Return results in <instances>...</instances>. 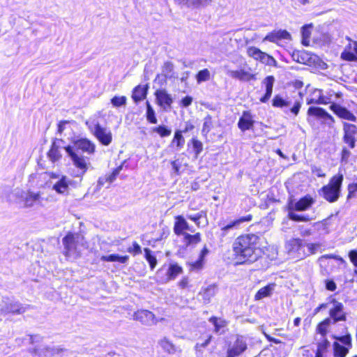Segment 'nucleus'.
Returning <instances> with one entry per match:
<instances>
[{
  "label": "nucleus",
  "mask_w": 357,
  "mask_h": 357,
  "mask_svg": "<svg viewBox=\"0 0 357 357\" xmlns=\"http://www.w3.org/2000/svg\"><path fill=\"white\" fill-rule=\"evenodd\" d=\"M95 144L87 139H79L74 142V146H68L65 150L70 157L74 165L82 171L84 174L87 169V164L85 158L79 154V151L88 153H93L95 151Z\"/></svg>",
  "instance_id": "1"
},
{
  "label": "nucleus",
  "mask_w": 357,
  "mask_h": 357,
  "mask_svg": "<svg viewBox=\"0 0 357 357\" xmlns=\"http://www.w3.org/2000/svg\"><path fill=\"white\" fill-rule=\"evenodd\" d=\"M344 176L342 174H337L333 176L328 183L324 185L319 190V195L330 203L338 200L341 195V188Z\"/></svg>",
  "instance_id": "2"
},
{
  "label": "nucleus",
  "mask_w": 357,
  "mask_h": 357,
  "mask_svg": "<svg viewBox=\"0 0 357 357\" xmlns=\"http://www.w3.org/2000/svg\"><path fill=\"white\" fill-rule=\"evenodd\" d=\"M26 311V308L17 301L9 297H3L0 302V316L8 314H20Z\"/></svg>",
  "instance_id": "3"
},
{
  "label": "nucleus",
  "mask_w": 357,
  "mask_h": 357,
  "mask_svg": "<svg viewBox=\"0 0 357 357\" xmlns=\"http://www.w3.org/2000/svg\"><path fill=\"white\" fill-rule=\"evenodd\" d=\"M247 264L256 261L261 257L262 251L258 245V236L247 234Z\"/></svg>",
  "instance_id": "4"
},
{
  "label": "nucleus",
  "mask_w": 357,
  "mask_h": 357,
  "mask_svg": "<svg viewBox=\"0 0 357 357\" xmlns=\"http://www.w3.org/2000/svg\"><path fill=\"white\" fill-rule=\"evenodd\" d=\"M232 248L234 265L243 264L245 262V237L243 235L238 236L234 241Z\"/></svg>",
  "instance_id": "5"
},
{
  "label": "nucleus",
  "mask_w": 357,
  "mask_h": 357,
  "mask_svg": "<svg viewBox=\"0 0 357 357\" xmlns=\"http://www.w3.org/2000/svg\"><path fill=\"white\" fill-rule=\"evenodd\" d=\"M89 129L97 139L104 146H108L112 141V134L109 129L102 127L98 122L95 123Z\"/></svg>",
  "instance_id": "6"
},
{
  "label": "nucleus",
  "mask_w": 357,
  "mask_h": 357,
  "mask_svg": "<svg viewBox=\"0 0 357 357\" xmlns=\"http://www.w3.org/2000/svg\"><path fill=\"white\" fill-rule=\"evenodd\" d=\"M19 203L22 204L23 208H31L35 206L41 205V193L28 190L22 192L20 196Z\"/></svg>",
  "instance_id": "7"
},
{
  "label": "nucleus",
  "mask_w": 357,
  "mask_h": 357,
  "mask_svg": "<svg viewBox=\"0 0 357 357\" xmlns=\"http://www.w3.org/2000/svg\"><path fill=\"white\" fill-rule=\"evenodd\" d=\"M333 307L329 310L330 319H332L333 324L338 321H345L347 320V314L344 311V305L342 303L335 298L331 300Z\"/></svg>",
  "instance_id": "8"
},
{
  "label": "nucleus",
  "mask_w": 357,
  "mask_h": 357,
  "mask_svg": "<svg viewBox=\"0 0 357 357\" xmlns=\"http://www.w3.org/2000/svg\"><path fill=\"white\" fill-rule=\"evenodd\" d=\"M343 142L348 144L349 148L354 149L356 146V136L357 135V127L354 124L344 123L343 125Z\"/></svg>",
  "instance_id": "9"
},
{
  "label": "nucleus",
  "mask_w": 357,
  "mask_h": 357,
  "mask_svg": "<svg viewBox=\"0 0 357 357\" xmlns=\"http://www.w3.org/2000/svg\"><path fill=\"white\" fill-rule=\"evenodd\" d=\"M77 238L78 234L70 232L63 238L62 243L64 247L63 254L66 257H70L75 254L77 248L76 238Z\"/></svg>",
  "instance_id": "10"
},
{
  "label": "nucleus",
  "mask_w": 357,
  "mask_h": 357,
  "mask_svg": "<svg viewBox=\"0 0 357 357\" xmlns=\"http://www.w3.org/2000/svg\"><path fill=\"white\" fill-rule=\"evenodd\" d=\"M247 54L250 57L255 60L259 61L264 64L271 66L275 62V59L272 56L255 47H251L247 49Z\"/></svg>",
  "instance_id": "11"
},
{
  "label": "nucleus",
  "mask_w": 357,
  "mask_h": 357,
  "mask_svg": "<svg viewBox=\"0 0 357 357\" xmlns=\"http://www.w3.org/2000/svg\"><path fill=\"white\" fill-rule=\"evenodd\" d=\"M156 103L164 110L171 109L173 98L165 89H158L155 92Z\"/></svg>",
  "instance_id": "12"
},
{
  "label": "nucleus",
  "mask_w": 357,
  "mask_h": 357,
  "mask_svg": "<svg viewBox=\"0 0 357 357\" xmlns=\"http://www.w3.org/2000/svg\"><path fill=\"white\" fill-rule=\"evenodd\" d=\"M314 203V199L310 195H306L300 199L295 204L290 203L288 210H294L296 211H304L310 208Z\"/></svg>",
  "instance_id": "13"
},
{
  "label": "nucleus",
  "mask_w": 357,
  "mask_h": 357,
  "mask_svg": "<svg viewBox=\"0 0 357 357\" xmlns=\"http://www.w3.org/2000/svg\"><path fill=\"white\" fill-rule=\"evenodd\" d=\"M133 317L134 319L146 326H151L156 323L154 314L146 310H138L135 312Z\"/></svg>",
  "instance_id": "14"
},
{
  "label": "nucleus",
  "mask_w": 357,
  "mask_h": 357,
  "mask_svg": "<svg viewBox=\"0 0 357 357\" xmlns=\"http://www.w3.org/2000/svg\"><path fill=\"white\" fill-rule=\"evenodd\" d=\"M341 58L349 61H357V41L349 40V43L341 53Z\"/></svg>",
  "instance_id": "15"
},
{
  "label": "nucleus",
  "mask_w": 357,
  "mask_h": 357,
  "mask_svg": "<svg viewBox=\"0 0 357 357\" xmlns=\"http://www.w3.org/2000/svg\"><path fill=\"white\" fill-rule=\"evenodd\" d=\"M330 107L331 109L340 118L351 121H356V117L347 108L337 104H332Z\"/></svg>",
  "instance_id": "16"
},
{
  "label": "nucleus",
  "mask_w": 357,
  "mask_h": 357,
  "mask_svg": "<svg viewBox=\"0 0 357 357\" xmlns=\"http://www.w3.org/2000/svg\"><path fill=\"white\" fill-rule=\"evenodd\" d=\"M158 344L162 350L169 354L181 353L182 350L179 347L176 346L169 338L164 337L158 341Z\"/></svg>",
  "instance_id": "17"
},
{
  "label": "nucleus",
  "mask_w": 357,
  "mask_h": 357,
  "mask_svg": "<svg viewBox=\"0 0 357 357\" xmlns=\"http://www.w3.org/2000/svg\"><path fill=\"white\" fill-rule=\"evenodd\" d=\"M161 75L163 76L165 79L172 80L178 78L174 72V65L172 61H167L163 63Z\"/></svg>",
  "instance_id": "18"
},
{
  "label": "nucleus",
  "mask_w": 357,
  "mask_h": 357,
  "mask_svg": "<svg viewBox=\"0 0 357 357\" xmlns=\"http://www.w3.org/2000/svg\"><path fill=\"white\" fill-rule=\"evenodd\" d=\"M291 35L290 33L286 31V30H278L273 31L270 33H268L265 38L264 40H268L270 42L275 43L279 40L281 39H290Z\"/></svg>",
  "instance_id": "19"
},
{
  "label": "nucleus",
  "mask_w": 357,
  "mask_h": 357,
  "mask_svg": "<svg viewBox=\"0 0 357 357\" xmlns=\"http://www.w3.org/2000/svg\"><path fill=\"white\" fill-rule=\"evenodd\" d=\"M245 349V344L243 337L236 339L234 344L228 349L227 357H236L241 354Z\"/></svg>",
  "instance_id": "20"
},
{
  "label": "nucleus",
  "mask_w": 357,
  "mask_h": 357,
  "mask_svg": "<svg viewBox=\"0 0 357 357\" xmlns=\"http://www.w3.org/2000/svg\"><path fill=\"white\" fill-rule=\"evenodd\" d=\"M307 104H327L330 101L328 98L324 97L321 94V91L315 89L310 97L307 98Z\"/></svg>",
  "instance_id": "21"
},
{
  "label": "nucleus",
  "mask_w": 357,
  "mask_h": 357,
  "mask_svg": "<svg viewBox=\"0 0 357 357\" xmlns=\"http://www.w3.org/2000/svg\"><path fill=\"white\" fill-rule=\"evenodd\" d=\"M63 142L61 139H56L51 146V149L47 153V156L52 162L58 161L61 158V154L59 151L60 146L58 142Z\"/></svg>",
  "instance_id": "22"
},
{
  "label": "nucleus",
  "mask_w": 357,
  "mask_h": 357,
  "mask_svg": "<svg viewBox=\"0 0 357 357\" xmlns=\"http://www.w3.org/2000/svg\"><path fill=\"white\" fill-rule=\"evenodd\" d=\"M275 78L273 76H268L264 80V84L266 86V93L263 97L260 98V101L262 102H266L271 98L273 92V84Z\"/></svg>",
  "instance_id": "23"
},
{
  "label": "nucleus",
  "mask_w": 357,
  "mask_h": 357,
  "mask_svg": "<svg viewBox=\"0 0 357 357\" xmlns=\"http://www.w3.org/2000/svg\"><path fill=\"white\" fill-rule=\"evenodd\" d=\"M309 116H314L320 119H328L333 121V117L324 109L317 107H310L307 110Z\"/></svg>",
  "instance_id": "24"
},
{
  "label": "nucleus",
  "mask_w": 357,
  "mask_h": 357,
  "mask_svg": "<svg viewBox=\"0 0 357 357\" xmlns=\"http://www.w3.org/2000/svg\"><path fill=\"white\" fill-rule=\"evenodd\" d=\"M291 57L294 61L303 64H307L310 60V54L303 50H294Z\"/></svg>",
  "instance_id": "25"
},
{
  "label": "nucleus",
  "mask_w": 357,
  "mask_h": 357,
  "mask_svg": "<svg viewBox=\"0 0 357 357\" xmlns=\"http://www.w3.org/2000/svg\"><path fill=\"white\" fill-rule=\"evenodd\" d=\"M275 284H269L264 287L261 288L255 294V299L256 301L261 300L264 298L269 297L272 295Z\"/></svg>",
  "instance_id": "26"
},
{
  "label": "nucleus",
  "mask_w": 357,
  "mask_h": 357,
  "mask_svg": "<svg viewBox=\"0 0 357 357\" xmlns=\"http://www.w3.org/2000/svg\"><path fill=\"white\" fill-rule=\"evenodd\" d=\"M209 321L214 326V332L218 334H222L225 332V328L227 326V321L221 318L212 317Z\"/></svg>",
  "instance_id": "27"
},
{
  "label": "nucleus",
  "mask_w": 357,
  "mask_h": 357,
  "mask_svg": "<svg viewBox=\"0 0 357 357\" xmlns=\"http://www.w3.org/2000/svg\"><path fill=\"white\" fill-rule=\"evenodd\" d=\"M332 324V319L330 318H326L317 325L316 331L321 335V337H326L329 328Z\"/></svg>",
  "instance_id": "28"
},
{
  "label": "nucleus",
  "mask_w": 357,
  "mask_h": 357,
  "mask_svg": "<svg viewBox=\"0 0 357 357\" xmlns=\"http://www.w3.org/2000/svg\"><path fill=\"white\" fill-rule=\"evenodd\" d=\"M176 220L174 227V233L177 235H183L185 232H183V231L189 229L188 223L182 216L176 217Z\"/></svg>",
  "instance_id": "29"
},
{
  "label": "nucleus",
  "mask_w": 357,
  "mask_h": 357,
  "mask_svg": "<svg viewBox=\"0 0 357 357\" xmlns=\"http://www.w3.org/2000/svg\"><path fill=\"white\" fill-rule=\"evenodd\" d=\"M147 93V88L138 85L135 87L132 94V98L135 102H138L146 98Z\"/></svg>",
  "instance_id": "30"
},
{
  "label": "nucleus",
  "mask_w": 357,
  "mask_h": 357,
  "mask_svg": "<svg viewBox=\"0 0 357 357\" xmlns=\"http://www.w3.org/2000/svg\"><path fill=\"white\" fill-rule=\"evenodd\" d=\"M302 241L299 238H291L286 243V249L289 255L298 252L301 248Z\"/></svg>",
  "instance_id": "31"
},
{
  "label": "nucleus",
  "mask_w": 357,
  "mask_h": 357,
  "mask_svg": "<svg viewBox=\"0 0 357 357\" xmlns=\"http://www.w3.org/2000/svg\"><path fill=\"white\" fill-rule=\"evenodd\" d=\"M129 259L128 255L121 256L118 254H112L109 255H103L100 257L102 261H119L121 264H126Z\"/></svg>",
  "instance_id": "32"
},
{
  "label": "nucleus",
  "mask_w": 357,
  "mask_h": 357,
  "mask_svg": "<svg viewBox=\"0 0 357 357\" xmlns=\"http://www.w3.org/2000/svg\"><path fill=\"white\" fill-rule=\"evenodd\" d=\"M333 217V215H331L322 221L314 223V226L317 230L322 231L324 234H328L330 231L329 227L331 226V220Z\"/></svg>",
  "instance_id": "33"
},
{
  "label": "nucleus",
  "mask_w": 357,
  "mask_h": 357,
  "mask_svg": "<svg viewBox=\"0 0 357 357\" xmlns=\"http://www.w3.org/2000/svg\"><path fill=\"white\" fill-rule=\"evenodd\" d=\"M68 181L65 176H63L54 185L53 190L59 194H64L68 191Z\"/></svg>",
  "instance_id": "34"
},
{
  "label": "nucleus",
  "mask_w": 357,
  "mask_h": 357,
  "mask_svg": "<svg viewBox=\"0 0 357 357\" xmlns=\"http://www.w3.org/2000/svg\"><path fill=\"white\" fill-rule=\"evenodd\" d=\"M291 104V101L284 99L279 95H276L272 100V105L273 107L281 108L284 109V112H287V110H285L284 109H287Z\"/></svg>",
  "instance_id": "35"
},
{
  "label": "nucleus",
  "mask_w": 357,
  "mask_h": 357,
  "mask_svg": "<svg viewBox=\"0 0 357 357\" xmlns=\"http://www.w3.org/2000/svg\"><path fill=\"white\" fill-rule=\"evenodd\" d=\"M351 347L340 344L337 342L333 343V353L335 357H345Z\"/></svg>",
  "instance_id": "36"
},
{
  "label": "nucleus",
  "mask_w": 357,
  "mask_h": 357,
  "mask_svg": "<svg viewBox=\"0 0 357 357\" xmlns=\"http://www.w3.org/2000/svg\"><path fill=\"white\" fill-rule=\"evenodd\" d=\"M43 353L45 356H55L56 355L60 354L63 352V349L54 346V345H50V346H46L44 347L42 349Z\"/></svg>",
  "instance_id": "37"
},
{
  "label": "nucleus",
  "mask_w": 357,
  "mask_h": 357,
  "mask_svg": "<svg viewBox=\"0 0 357 357\" xmlns=\"http://www.w3.org/2000/svg\"><path fill=\"white\" fill-rule=\"evenodd\" d=\"M184 241L186 246L190 245H196L201 241V234L200 233H197L194 235L190 234L188 233H184Z\"/></svg>",
  "instance_id": "38"
},
{
  "label": "nucleus",
  "mask_w": 357,
  "mask_h": 357,
  "mask_svg": "<svg viewBox=\"0 0 357 357\" xmlns=\"http://www.w3.org/2000/svg\"><path fill=\"white\" fill-rule=\"evenodd\" d=\"M213 128V121L212 116L210 114H207L204 119L203 127L202 129V134L204 136H206L208 133Z\"/></svg>",
  "instance_id": "39"
},
{
  "label": "nucleus",
  "mask_w": 357,
  "mask_h": 357,
  "mask_svg": "<svg viewBox=\"0 0 357 357\" xmlns=\"http://www.w3.org/2000/svg\"><path fill=\"white\" fill-rule=\"evenodd\" d=\"M146 116L147 121L151 123H156L158 122V120L155 116V111L149 101H146Z\"/></svg>",
  "instance_id": "40"
},
{
  "label": "nucleus",
  "mask_w": 357,
  "mask_h": 357,
  "mask_svg": "<svg viewBox=\"0 0 357 357\" xmlns=\"http://www.w3.org/2000/svg\"><path fill=\"white\" fill-rule=\"evenodd\" d=\"M288 217L290 220L295 222H308L310 218L308 215H298L294 213V210H288Z\"/></svg>",
  "instance_id": "41"
},
{
  "label": "nucleus",
  "mask_w": 357,
  "mask_h": 357,
  "mask_svg": "<svg viewBox=\"0 0 357 357\" xmlns=\"http://www.w3.org/2000/svg\"><path fill=\"white\" fill-rule=\"evenodd\" d=\"M329 347L330 342L326 339V337H320V339H317V351H319V353L325 354Z\"/></svg>",
  "instance_id": "42"
},
{
  "label": "nucleus",
  "mask_w": 357,
  "mask_h": 357,
  "mask_svg": "<svg viewBox=\"0 0 357 357\" xmlns=\"http://www.w3.org/2000/svg\"><path fill=\"white\" fill-rule=\"evenodd\" d=\"M176 144L178 149H181L185 144V139L183 137L181 130H176L172 144Z\"/></svg>",
  "instance_id": "43"
},
{
  "label": "nucleus",
  "mask_w": 357,
  "mask_h": 357,
  "mask_svg": "<svg viewBox=\"0 0 357 357\" xmlns=\"http://www.w3.org/2000/svg\"><path fill=\"white\" fill-rule=\"evenodd\" d=\"M144 253L145 258L153 270L157 264L156 257L153 255L152 251L149 248H144Z\"/></svg>",
  "instance_id": "44"
},
{
  "label": "nucleus",
  "mask_w": 357,
  "mask_h": 357,
  "mask_svg": "<svg viewBox=\"0 0 357 357\" xmlns=\"http://www.w3.org/2000/svg\"><path fill=\"white\" fill-rule=\"evenodd\" d=\"M182 271L181 267L177 264H171L167 271V275L169 280L174 279Z\"/></svg>",
  "instance_id": "45"
},
{
  "label": "nucleus",
  "mask_w": 357,
  "mask_h": 357,
  "mask_svg": "<svg viewBox=\"0 0 357 357\" xmlns=\"http://www.w3.org/2000/svg\"><path fill=\"white\" fill-rule=\"evenodd\" d=\"M245 222V217H242L238 220L231 221L230 223L222 227V230L227 231L231 229H238L239 225Z\"/></svg>",
  "instance_id": "46"
},
{
  "label": "nucleus",
  "mask_w": 357,
  "mask_h": 357,
  "mask_svg": "<svg viewBox=\"0 0 357 357\" xmlns=\"http://www.w3.org/2000/svg\"><path fill=\"white\" fill-rule=\"evenodd\" d=\"M211 74L208 69L205 68L199 70L196 75V79L198 84L210 79Z\"/></svg>",
  "instance_id": "47"
},
{
  "label": "nucleus",
  "mask_w": 357,
  "mask_h": 357,
  "mask_svg": "<svg viewBox=\"0 0 357 357\" xmlns=\"http://www.w3.org/2000/svg\"><path fill=\"white\" fill-rule=\"evenodd\" d=\"M227 74L229 76L241 81L245 79V72L243 68L240 70H229Z\"/></svg>",
  "instance_id": "48"
},
{
  "label": "nucleus",
  "mask_w": 357,
  "mask_h": 357,
  "mask_svg": "<svg viewBox=\"0 0 357 357\" xmlns=\"http://www.w3.org/2000/svg\"><path fill=\"white\" fill-rule=\"evenodd\" d=\"M188 7L197 8L208 4L211 0H183Z\"/></svg>",
  "instance_id": "49"
},
{
  "label": "nucleus",
  "mask_w": 357,
  "mask_h": 357,
  "mask_svg": "<svg viewBox=\"0 0 357 357\" xmlns=\"http://www.w3.org/2000/svg\"><path fill=\"white\" fill-rule=\"evenodd\" d=\"M153 131L157 132L162 137H168L172 133L171 129L168 128L166 126L163 125L154 128Z\"/></svg>",
  "instance_id": "50"
},
{
  "label": "nucleus",
  "mask_w": 357,
  "mask_h": 357,
  "mask_svg": "<svg viewBox=\"0 0 357 357\" xmlns=\"http://www.w3.org/2000/svg\"><path fill=\"white\" fill-rule=\"evenodd\" d=\"M333 338L340 342L344 346L352 347L351 337L349 334L339 337L333 335Z\"/></svg>",
  "instance_id": "51"
},
{
  "label": "nucleus",
  "mask_w": 357,
  "mask_h": 357,
  "mask_svg": "<svg viewBox=\"0 0 357 357\" xmlns=\"http://www.w3.org/2000/svg\"><path fill=\"white\" fill-rule=\"evenodd\" d=\"M127 98L126 96H114L111 99V103L115 107L123 106L126 104Z\"/></svg>",
  "instance_id": "52"
},
{
  "label": "nucleus",
  "mask_w": 357,
  "mask_h": 357,
  "mask_svg": "<svg viewBox=\"0 0 357 357\" xmlns=\"http://www.w3.org/2000/svg\"><path fill=\"white\" fill-rule=\"evenodd\" d=\"M192 144L196 157H197L203 150V144L202 142L195 138L192 139Z\"/></svg>",
  "instance_id": "53"
},
{
  "label": "nucleus",
  "mask_w": 357,
  "mask_h": 357,
  "mask_svg": "<svg viewBox=\"0 0 357 357\" xmlns=\"http://www.w3.org/2000/svg\"><path fill=\"white\" fill-rule=\"evenodd\" d=\"M357 192V183H352L348 185V195L347 199H351L355 197V194Z\"/></svg>",
  "instance_id": "54"
},
{
  "label": "nucleus",
  "mask_w": 357,
  "mask_h": 357,
  "mask_svg": "<svg viewBox=\"0 0 357 357\" xmlns=\"http://www.w3.org/2000/svg\"><path fill=\"white\" fill-rule=\"evenodd\" d=\"M310 32L309 31V27L305 26L303 27L302 30V36H303V44L305 45H308V40L310 38Z\"/></svg>",
  "instance_id": "55"
},
{
  "label": "nucleus",
  "mask_w": 357,
  "mask_h": 357,
  "mask_svg": "<svg viewBox=\"0 0 357 357\" xmlns=\"http://www.w3.org/2000/svg\"><path fill=\"white\" fill-rule=\"evenodd\" d=\"M351 154V153L350 151H349L347 148H343L341 154V162L344 164L348 163Z\"/></svg>",
  "instance_id": "56"
},
{
  "label": "nucleus",
  "mask_w": 357,
  "mask_h": 357,
  "mask_svg": "<svg viewBox=\"0 0 357 357\" xmlns=\"http://www.w3.org/2000/svg\"><path fill=\"white\" fill-rule=\"evenodd\" d=\"M312 172L315 174L318 177H325L326 174L321 169V167L317 166H312L311 167Z\"/></svg>",
  "instance_id": "57"
},
{
  "label": "nucleus",
  "mask_w": 357,
  "mask_h": 357,
  "mask_svg": "<svg viewBox=\"0 0 357 357\" xmlns=\"http://www.w3.org/2000/svg\"><path fill=\"white\" fill-rule=\"evenodd\" d=\"M301 107V102L300 100H296L294 103L292 107L290 109V111L291 113L296 116L298 114Z\"/></svg>",
  "instance_id": "58"
},
{
  "label": "nucleus",
  "mask_w": 357,
  "mask_h": 357,
  "mask_svg": "<svg viewBox=\"0 0 357 357\" xmlns=\"http://www.w3.org/2000/svg\"><path fill=\"white\" fill-rule=\"evenodd\" d=\"M128 251L130 253H133L134 255H137L142 252L140 245L137 243H133V248H129Z\"/></svg>",
  "instance_id": "59"
},
{
  "label": "nucleus",
  "mask_w": 357,
  "mask_h": 357,
  "mask_svg": "<svg viewBox=\"0 0 357 357\" xmlns=\"http://www.w3.org/2000/svg\"><path fill=\"white\" fill-rule=\"evenodd\" d=\"M325 284H326V289L328 291H333L337 288L336 284L333 280H326L325 281Z\"/></svg>",
  "instance_id": "60"
},
{
  "label": "nucleus",
  "mask_w": 357,
  "mask_h": 357,
  "mask_svg": "<svg viewBox=\"0 0 357 357\" xmlns=\"http://www.w3.org/2000/svg\"><path fill=\"white\" fill-rule=\"evenodd\" d=\"M238 127L242 131L245 130V111L242 112V116L238 121Z\"/></svg>",
  "instance_id": "61"
},
{
  "label": "nucleus",
  "mask_w": 357,
  "mask_h": 357,
  "mask_svg": "<svg viewBox=\"0 0 357 357\" xmlns=\"http://www.w3.org/2000/svg\"><path fill=\"white\" fill-rule=\"evenodd\" d=\"M192 102V98L190 96H187L185 98H183L181 101V104L184 107H188L190 106Z\"/></svg>",
  "instance_id": "62"
},
{
  "label": "nucleus",
  "mask_w": 357,
  "mask_h": 357,
  "mask_svg": "<svg viewBox=\"0 0 357 357\" xmlns=\"http://www.w3.org/2000/svg\"><path fill=\"white\" fill-rule=\"evenodd\" d=\"M171 165H172L174 173L176 174V175H179L181 174V172H180L181 165L178 162L177 160L172 161L171 162Z\"/></svg>",
  "instance_id": "63"
},
{
  "label": "nucleus",
  "mask_w": 357,
  "mask_h": 357,
  "mask_svg": "<svg viewBox=\"0 0 357 357\" xmlns=\"http://www.w3.org/2000/svg\"><path fill=\"white\" fill-rule=\"evenodd\" d=\"M349 257L350 258L351 261L354 264L355 266L357 267V251L351 250L349 253Z\"/></svg>",
  "instance_id": "64"
}]
</instances>
